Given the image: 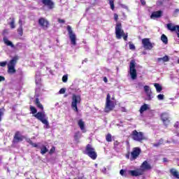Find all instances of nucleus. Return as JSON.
<instances>
[{"instance_id": "13d9d810", "label": "nucleus", "mask_w": 179, "mask_h": 179, "mask_svg": "<svg viewBox=\"0 0 179 179\" xmlns=\"http://www.w3.org/2000/svg\"><path fill=\"white\" fill-rule=\"evenodd\" d=\"M103 82H105V83H107V82H108V79H107V77L103 78Z\"/></svg>"}, {"instance_id": "4468645a", "label": "nucleus", "mask_w": 179, "mask_h": 179, "mask_svg": "<svg viewBox=\"0 0 179 179\" xmlns=\"http://www.w3.org/2000/svg\"><path fill=\"white\" fill-rule=\"evenodd\" d=\"M161 120L165 127H167L170 124V117H169V113H163L161 114Z\"/></svg>"}, {"instance_id": "f03ea898", "label": "nucleus", "mask_w": 179, "mask_h": 179, "mask_svg": "<svg viewBox=\"0 0 179 179\" xmlns=\"http://www.w3.org/2000/svg\"><path fill=\"white\" fill-rule=\"evenodd\" d=\"M115 35L117 40H121L122 37L124 41H127V40H128V34H125L124 29H122V24H121V22H117L116 24Z\"/></svg>"}, {"instance_id": "393cba45", "label": "nucleus", "mask_w": 179, "mask_h": 179, "mask_svg": "<svg viewBox=\"0 0 179 179\" xmlns=\"http://www.w3.org/2000/svg\"><path fill=\"white\" fill-rule=\"evenodd\" d=\"M157 61L160 62L161 61H163V62H169L170 61V57L169 56L165 55L163 57H159L157 59Z\"/></svg>"}, {"instance_id": "0e129e2a", "label": "nucleus", "mask_w": 179, "mask_h": 179, "mask_svg": "<svg viewBox=\"0 0 179 179\" xmlns=\"http://www.w3.org/2000/svg\"><path fill=\"white\" fill-rule=\"evenodd\" d=\"M111 100H115V96H113L112 98H111Z\"/></svg>"}, {"instance_id": "338daca9", "label": "nucleus", "mask_w": 179, "mask_h": 179, "mask_svg": "<svg viewBox=\"0 0 179 179\" xmlns=\"http://www.w3.org/2000/svg\"><path fill=\"white\" fill-rule=\"evenodd\" d=\"M27 179H29V178H27Z\"/></svg>"}, {"instance_id": "bf43d9fd", "label": "nucleus", "mask_w": 179, "mask_h": 179, "mask_svg": "<svg viewBox=\"0 0 179 179\" xmlns=\"http://www.w3.org/2000/svg\"><path fill=\"white\" fill-rule=\"evenodd\" d=\"M18 23H19L20 26H23L22 20H19Z\"/></svg>"}, {"instance_id": "6e6d98bb", "label": "nucleus", "mask_w": 179, "mask_h": 179, "mask_svg": "<svg viewBox=\"0 0 179 179\" xmlns=\"http://www.w3.org/2000/svg\"><path fill=\"white\" fill-rule=\"evenodd\" d=\"M178 12H179V9H178V8H176V9L174 10L173 14L176 15H177V13H178Z\"/></svg>"}, {"instance_id": "2f4dec72", "label": "nucleus", "mask_w": 179, "mask_h": 179, "mask_svg": "<svg viewBox=\"0 0 179 179\" xmlns=\"http://www.w3.org/2000/svg\"><path fill=\"white\" fill-rule=\"evenodd\" d=\"M106 142H113V136H111V134H108L106 136Z\"/></svg>"}, {"instance_id": "052dcab7", "label": "nucleus", "mask_w": 179, "mask_h": 179, "mask_svg": "<svg viewBox=\"0 0 179 179\" xmlns=\"http://www.w3.org/2000/svg\"><path fill=\"white\" fill-rule=\"evenodd\" d=\"M163 162L164 163L167 162H168L167 158H166V157L163 158Z\"/></svg>"}, {"instance_id": "603ef678", "label": "nucleus", "mask_w": 179, "mask_h": 179, "mask_svg": "<svg viewBox=\"0 0 179 179\" xmlns=\"http://www.w3.org/2000/svg\"><path fill=\"white\" fill-rule=\"evenodd\" d=\"M58 22L59 23H65V20L58 19Z\"/></svg>"}, {"instance_id": "5701e85b", "label": "nucleus", "mask_w": 179, "mask_h": 179, "mask_svg": "<svg viewBox=\"0 0 179 179\" xmlns=\"http://www.w3.org/2000/svg\"><path fill=\"white\" fill-rule=\"evenodd\" d=\"M147 110H149V106L146 103H144L140 108V110H139L140 114H143V113H145V111H147Z\"/></svg>"}, {"instance_id": "2eb2a0df", "label": "nucleus", "mask_w": 179, "mask_h": 179, "mask_svg": "<svg viewBox=\"0 0 179 179\" xmlns=\"http://www.w3.org/2000/svg\"><path fill=\"white\" fill-rule=\"evenodd\" d=\"M42 3L48 8V9H54L55 8V3L52 0H42Z\"/></svg>"}, {"instance_id": "e433bc0d", "label": "nucleus", "mask_w": 179, "mask_h": 179, "mask_svg": "<svg viewBox=\"0 0 179 179\" xmlns=\"http://www.w3.org/2000/svg\"><path fill=\"white\" fill-rule=\"evenodd\" d=\"M62 80L64 83H66L68 82V74L63 76Z\"/></svg>"}, {"instance_id": "a18cd8bd", "label": "nucleus", "mask_w": 179, "mask_h": 179, "mask_svg": "<svg viewBox=\"0 0 179 179\" xmlns=\"http://www.w3.org/2000/svg\"><path fill=\"white\" fill-rule=\"evenodd\" d=\"M120 111L122 113H127V108H125V107H121L120 108Z\"/></svg>"}, {"instance_id": "e2e57ef3", "label": "nucleus", "mask_w": 179, "mask_h": 179, "mask_svg": "<svg viewBox=\"0 0 179 179\" xmlns=\"http://www.w3.org/2000/svg\"><path fill=\"white\" fill-rule=\"evenodd\" d=\"M126 157H127V159H129V153H128V154L126 155Z\"/></svg>"}, {"instance_id": "0eeeda50", "label": "nucleus", "mask_w": 179, "mask_h": 179, "mask_svg": "<svg viewBox=\"0 0 179 179\" xmlns=\"http://www.w3.org/2000/svg\"><path fill=\"white\" fill-rule=\"evenodd\" d=\"M80 101H82V99L80 98V95H76L75 94L72 96V101H71V108L78 113L79 110L78 109V104H80Z\"/></svg>"}, {"instance_id": "6e6552de", "label": "nucleus", "mask_w": 179, "mask_h": 179, "mask_svg": "<svg viewBox=\"0 0 179 179\" xmlns=\"http://www.w3.org/2000/svg\"><path fill=\"white\" fill-rule=\"evenodd\" d=\"M142 153V150L139 147H135L133 148L132 151L131 152V157L130 160L131 162H134V160H136L139 155Z\"/></svg>"}, {"instance_id": "20e7f679", "label": "nucleus", "mask_w": 179, "mask_h": 179, "mask_svg": "<svg viewBox=\"0 0 179 179\" xmlns=\"http://www.w3.org/2000/svg\"><path fill=\"white\" fill-rule=\"evenodd\" d=\"M85 155L90 157L92 160L97 159V152L92 144H87L85 147Z\"/></svg>"}, {"instance_id": "5fc2aeb1", "label": "nucleus", "mask_w": 179, "mask_h": 179, "mask_svg": "<svg viewBox=\"0 0 179 179\" xmlns=\"http://www.w3.org/2000/svg\"><path fill=\"white\" fill-rule=\"evenodd\" d=\"M176 30H178V31H177V36H178V38H179V26H178V25H177V27H176Z\"/></svg>"}, {"instance_id": "a19ab883", "label": "nucleus", "mask_w": 179, "mask_h": 179, "mask_svg": "<svg viewBox=\"0 0 179 179\" xmlns=\"http://www.w3.org/2000/svg\"><path fill=\"white\" fill-rule=\"evenodd\" d=\"M65 92H66V89L65 88H62L59 91V94H65Z\"/></svg>"}, {"instance_id": "3c124183", "label": "nucleus", "mask_w": 179, "mask_h": 179, "mask_svg": "<svg viewBox=\"0 0 179 179\" xmlns=\"http://www.w3.org/2000/svg\"><path fill=\"white\" fill-rule=\"evenodd\" d=\"M3 81H5V77L0 76V82H3Z\"/></svg>"}, {"instance_id": "ddd939ff", "label": "nucleus", "mask_w": 179, "mask_h": 179, "mask_svg": "<svg viewBox=\"0 0 179 179\" xmlns=\"http://www.w3.org/2000/svg\"><path fill=\"white\" fill-rule=\"evenodd\" d=\"M129 174H130V176H131V177H139V176H143L144 170L142 169L131 170V171H129Z\"/></svg>"}, {"instance_id": "f704fd0d", "label": "nucleus", "mask_w": 179, "mask_h": 179, "mask_svg": "<svg viewBox=\"0 0 179 179\" xmlns=\"http://www.w3.org/2000/svg\"><path fill=\"white\" fill-rule=\"evenodd\" d=\"M9 25L10 26V29H15L16 26L15 25V18H12L11 22L9 23Z\"/></svg>"}, {"instance_id": "a211bd4d", "label": "nucleus", "mask_w": 179, "mask_h": 179, "mask_svg": "<svg viewBox=\"0 0 179 179\" xmlns=\"http://www.w3.org/2000/svg\"><path fill=\"white\" fill-rule=\"evenodd\" d=\"M141 170H144V173L145 170H152V166L149 164L148 161H144L141 165Z\"/></svg>"}, {"instance_id": "f3484780", "label": "nucleus", "mask_w": 179, "mask_h": 179, "mask_svg": "<svg viewBox=\"0 0 179 179\" xmlns=\"http://www.w3.org/2000/svg\"><path fill=\"white\" fill-rule=\"evenodd\" d=\"M144 92L145 94H147L148 100H152V90H150V87H149V85L144 86Z\"/></svg>"}, {"instance_id": "ea45409f", "label": "nucleus", "mask_w": 179, "mask_h": 179, "mask_svg": "<svg viewBox=\"0 0 179 179\" xmlns=\"http://www.w3.org/2000/svg\"><path fill=\"white\" fill-rule=\"evenodd\" d=\"M53 153H55V147L54 146H52L50 150L49 155H52Z\"/></svg>"}, {"instance_id": "49530a36", "label": "nucleus", "mask_w": 179, "mask_h": 179, "mask_svg": "<svg viewBox=\"0 0 179 179\" xmlns=\"http://www.w3.org/2000/svg\"><path fill=\"white\" fill-rule=\"evenodd\" d=\"M114 19L115 22H118V15L117 13L114 14Z\"/></svg>"}, {"instance_id": "9b49d317", "label": "nucleus", "mask_w": 179, "mask_h": 179, "mask_svg": "<svg viewBox=\"0 0 179 179\" xmlns=\"http://www.w3.org/2000/svg\"><path fill=\"white\" fill-rule=\"evenodd\" d=\"M38 23L39 26H41V27L44 30H47V29H48L50 27V22L44 17L39 18Z\"/></svg>"}, {"instance_id": "bb28decb", "label": "nucleus", "mask_w": 179, "mask_h": 179, "mask_svg": "<svg viewBox=\"0 0 179 179\" xmlns=\"http://www.w3.org/2000/svg\"><path fill=\"white\" fill-rule=\"evenodd\" d=\"M161 40L164 44H169V38L164 34L161 36Z\"/></svg>"}, {"instance_id": "cd10ccee", "label": "nucleus", "mask_w": 179, "mask_h": 179, "mask_svg": "<svg viewBox=\"0 0 179 179\" xmlns=\"http://www.w3.org/2000/svg\"><path fill=\"white\" fill-rule=\"evenodd\" d=\"M154 86H155L157 93H160V92H162V90H163V87L159 83H155Z\"/></svg>"}, {"instance_id": "7ed1b4c3", "label": "nucleus", "mask_w": 179, "mask_h": 179, "mask_svg": "<svg viewBox=\"0 0 179 179\" xmlns=\"http://www.w3.org/2000/svg\"><path fill=\"white\" fill-rule=\"evenodd\" d=\"M130 137L133 141H135V142H140L141 143H142L143 141L146 140L145 134H143L142 131H137L136 130L131 131Z\"/></svg>"}, {"instance_id": "aec40b11", "label": "nucleus", "mask_w": 179, "mask_h": 179, "mask_svg": "<svg viewBox=\"0 0 179 179\" xmlns=\"http://www.w3.org/2000/svg\"><path fill=\"white\" fill-rule=\"evenodd\" d=\"M3 41L4 44H6V45H7L8 47H11V48H13V47H15V45H13V43H12V41H8V38L6 37H3Z\"/></svg>"}, {"instance_id": "f257e3e1", "label": "nucleus", "mask_w": 179, "mask_h": 179, "mask_svg": "<svg viewBox=\"0 0 179 179\" xmlns=\"http://www.w3.org/2000/svg\"><path fill=\"white\" fill-rule=\"evenodd\" d=\"M29 108L31 114H34V117H35L36 120H38V121H41L42 124H44V125H45V128L48 129V128H50V123L48 122V117H47L45 113H44V112L37 113V108L33 106H30Z\"/></svg>"}, {"instance_id": "72a5a7b5", "label": "nucleus", "mask_w": 179, "mask_h": 179, "mask_svg": "<svg viewBox=\"0 0 179 179\" xmlns=\"http://www.w3.org/2000/svg\"><path fill=\"white\" fill-rule=\"evenodd\" d=\"M114 1L115 0H109V5L112 10H114V9H115V6H114Z\"/></svg>"}, {"instance_id": "f8f14e48", "label": "nucleus", "mask_w": 179, "mask_h": 179, "mask_svg": "<svg viewBox=\"0 0 179 179\" xmlns=\"http://www.w3.org/2000/svg\"><path fill=\"white\" fill-rule=\"evenodd\" d=\"M142 44L145 50H152L153 48V44L150 42V39L148 38L142 39Z\"/></svg>"}, {"instance_id": "a878e982", "label": "nucleus", "mask_w": 179, "mask_h": 179, "mask_svg": "<svg viewBox=\"0 0 179 179\" xmlns=\"http://www.w3.org/2000/svg\"><path fill=\"white\" fill-rule=\"evenodd\" d=\"M78 125L81 131H85V122L82 119L78 120Z\"/></svg>"}, {"instance_id": "b1692460", "label": "nucleus", "mask_w": 179, "mask_h": 179, "mask_svg": "<svg viewBox=\"0 0 179 179\" xmlns=\"http://www.w3.org/2000/svg\"><path fill=\"white\" fill-rule=\"evenodd\" d=\"M170 173H171V174L173 176V177H175V178H179V173H178V171H177L176 169H170Z\"/></svg>"}, {"instance_id": "680f3d73", "label": "nucleus", "mask_w": 179, "mask_h": 179, "mask_svg": "<svg viewBox=\"0 0 179 179\" xmlns=\"http://www.w3.org/2000/svg\"><path fill=\"white\" fill-rule=\"evenodd\" d=\"M3 32L4 34H8V29H3Z\"/></svg>"}, {"instance_id": "09e8293b", "label": "nucleus", "mask_w": 179, "mask_h": 179, "mask_svg": "<svg viewBox=\"0 0 179 179\" xmlns=\"http://www.w3.org/2000/svg\"><path fill=\"white\" fill-rule=\"evenodd\" d=\"M31 145L33 146V148H38V145H37V143H36L32 142Z\"/></svg>"}, {"instance_id": "4c0bfd02", "label": "nucleus", "mask_w": 179, "mask_h": 179, "mask_svg": "<svg viewBox=\"0 0 179 179\" xmlns=\"http://www.w3.org/2000/svg\"><path fill=\"white\" fill-rule=\"evenodd\" d=\"M129 47L130 50H134L136 49L135 45H134V43H132V42H129Z\"/></svg>"}, {"instance_id": "c85d7f7f", "label": "nucleus", "mask_w": 179, "mask_h": 179, "mask_svg": "<svg viewBox=\"0 0 179 179\" xmlns=\"http://www.w3.org/2000/svg\"><path fill=\"white\" fill-rule=\"evenodd\" d=\"M41 155H45V153H47V152H48V149L47 148V147L44 145H43L41 148Z\"/></svg>"}, {"instance_id": "4d7b16f0", "label": "nucleus", "mask_w": 179, "mask_h": 179, "mask_svg": "<svg viewBox=\"0 0 179 179\" xmlns=\"http://www.w3.org/2000/svg\"><path fill=\"white\" fill-rule=\"evenodd\" d=\"M140 1L141 2V5H143V6L146 5V1H145L144 0H140Z\"/></svg>"}, {"instance_id": "c9c22d12", "label": "nucleus", "mask_w": 179, "mask_h": 179, "mask_svg": "<svg viewBox=\"0 0 179 179\" xmlns=\"http://www.w3.org/2000/svg\"><path fill=\"white\" fill-rule=\"evenodd\" d=\"M80 136V131L76 132L75 134H74L75 141H78Z\"/></svg>"}, {"instance_id": "39448f33", "label": "nucleus", "mask_w": 179, "mask_h": 179, "mask_svg": "<svg viewBox=\"0 0 179 179\" xmlns=\"http://www.w3.org/2000/svg\"><path fill=\"white\" fill-rule=\"evenodd\" d=\"M115 108V103L111 101V95L108 94L106 99L104 113H110Z\"/></svg>"}, {"instance_id": "473e14b6", "label": "nucleus", "mask_w": 179, "mask_h": 179, "mask_svg": "<svg viewBox=\"0 0 179 179\" xmlns=\"http://www.w3.org/2000/svg\"><path fill=\"white\" fill-rule=\"evenodd\" d=\"M160 145H163V138L159 139V141L157 143H154L153 146L155 148H159V146H160Z\"/></svg>"}, {"instance_id": "8fccbe9b", "label": "nucleus", "mask_w": 179, "mask_h": 179, "mask_svg": "<svg viewBox=\"0 0 179 179\" xmlns=\"http://www.w3.org/2000/svg\"><path fill=\"white\" fill-rule=\"evenodd\" d=\"M174 128H179V122H176L174 124Z\"/></svg>"}, {"instance_id": "7c9ffc66", "label": "nucleus", "mask_w": 179, "mask_h": 179, "mask_svg": "<svg viewBox=\"0 0 179 179\" xmlns=\"http://www.w3.org/2000/svg\"><path fill=\"white\" fill-rule=\"evenodd\" d=\"M19 36H20L22 37V36H23V26H20L19 28L17 30Z\"/></svg>"}, {"instance_id": "1a4fd4ad", "label": "nucleus", "mask_w": 179, "mask_h": 179, "mask_svg": "<svg viewBox=\"0 0 179 179\" xmlns=\"http://www.w3.org/2000/svg\"><path fill=\"white\" fill-rule=\"evenodd\" d=\"M67 31L72 45H76V34L72 31L71 26H67Z\"/></svg>"}, {"instance_id": "de8ad7c7", "label": "nucleus", "mask_w": 179, "mask_h": 179, "mask_svg": "<svg viewBox=\"0 0 179 179\" xmlns=\"http://www.w3.org/2000/svg\"><path fill=\"white\" fill-rule=\"evenodd\" d=\"M2 115H3V112H2V109H0V122L2 121Z\"/></svg>"}, {"instance_id": "79ce46f5", "label": "nucleus", "mask_w": 179, "mask_h": 179, "mask_svg": "<svg viewBox=\"0 0 179 179\" xmlns=\"http://www.w3.org/2000/svg\"><path fill=\"white\" fill-rule=\"evenodd\" d=\"M157 99H158V100H164V95L160 94L157 95Z\"/></svg>"}, {"instance_id": "58836bf2", "label": "nucleus", "mask_w": 179, "mask_h": 179, "mask_svg": "<svg viewBox=\"0 0 179 179\" xmlns=\"http://www.w3.org/2000/svg\"><path fill=\"white\" fill-rule=\"evenodd\" d=\"M119 145H120V142H118V141H115L113 143V148H114V149H117V148H118Z\"/></svg>"}, {"instance_id": "6ab92c4d", "label": "nucleus", "mask_w": 179, "mask_h": 179, "mask_svg": "<svg viewBox=\"0 0 179 179\" xmlns=\"http://www.w3.org/2000/svg\"><path fill=\"white\" fill-rule=\"evenodd\" d=\"M17 61H19V56H14L11 60H10L8 66H16V64H17Z\"/></svg>"}, {"instance_id": "9d476101", "label": "nucleus", "mask_w": 179, "mask_h": 179, "mask_svg": "<svg viewBox=\"0 0 179 179\" xmlns=\"http://www.w3.org/2000/svg\"><path fill=\"white\" fill-rule=\"evenodd\" d=\"M24 138V136L22 135V133L20 131H15L13 139V145H16V143H19V142H23Z\"/></svg>"}, {"instance_id": "dca6fc26", "label": "nucleus", "mask_w": 179, "mask_h": 179, "mask_svg": "<svg viewBox=\"0 0 179 179\" xmlns=\"http://www.w3.org/2000/svg\"><path fill=\"white\" fill-rule=\"evenodd\" d=\"M163 16V11L158 10V11H154L150 15V19H160V17Z\"/></svg>"}, {"instance_id": "c756f323", "label": "nucleus", "mask_w": 179, "mask_h": 179, "mask_svg": "<svg viewBox=\"0 0 179 179\" xmlns=\"http://www.w3.org/2000/svg\"><path fill=\"white\" fill-rule=\"evenodd\" d=\"M8 73H16V69L14 66H8Z\"/></svg>"}, {"instance_id": "412c9836", "label": "nucleus", "mask_w": 179, "mask_h": 179, "mask_svg": "<svg viewBox=\"0 0 179 179\" xmlns=\"http://www.w3.org/2000/svg\"><path fill=\"white\" fill-rule=\"evenodd\" d=\"M34 103L38 108H40V110H41V111L44 110V106H43V104H41L38 98H36Z\"/></svg>"}, {"instance_id": "4be33fe9", "label": "nucleus", "mask_w": 179, "mask_h": 179, "mask_svg": "<svg viewBox=\"0 0 179 179\" xmlns=\"http://www.w3.org/2000/svg\"><path fill=\"white\" fill-rule=\"evenodd\" d=\"M166 27L170 31H176L177 30V25H173L172 23L167 24Z\"/></svg>"}, {"instance_id": "423d86ee", "label": "nucleus", "mask_w": 179, "mask_h": 179, "mask_svg": "<svg viewBox=\"0 0 179 179\" xmlns=\"http://www.w3.org/2000/svg\"><path fill=\"white\" fill-rule=\"evenodd\" d=\"M136 66V62H135V59L131 60L129 63V74L133 80H135V79L138 78Z\"/></svg>"}, {"instance_id": "69168bd1", "label": "nucleus", "mask_w": 179, "mask_h": 179, "mask_svg": "<svg viewBox=\"0 0 179 179\" xmlns=\"http://www.w3.org/2000/svg\"><path fill=\"white\" fill-rule=\"evenodd\" d=\"M178 64H179V59H178Z\"/></svg>"}, {"instance_id": "864d4df0", "label": "nucleus", "mask_w": 179, "mask_h": 179, "mask_svg": "<svg viewBox=\"0 0 179 179\" xmlns=\"http://www.w3.org/2000/svg\"><path fill=\"white\" fill-rule=\"evenodd\" d=\"M27 143H29V145H31V143H33V141L30 138L27 139Z\"/></svg>"}, {"instance_id": "37998d69", "label": "nucleus", "mask_w": 179, "mask_h": 179, "mask_svg": "<svg viewBox=\"0 0 179 179\" xmlns=\"http://www.w3.org/2000/svg\"><path fill=\"white\" fill-rule=\"evenodd\" d=\"M125 173H127V171L125 170H124V169H121L120 171V176H125Z\"/></svg>"}, {"instance_id": "c03bdc74", "label": "nucleus", "mask_w": 179, "mask_h": 179, "mask_svg": "<svg viewBox=\"0 0 179 179\" xmlns=\"http://www.w3.org/2000/svg\"><path fill=\"white\" fill-rule=\"evenodd\" d=\"M8 64V62H1L0 66L4 67L6 65Z\"/></svg>"}]
</instances>
